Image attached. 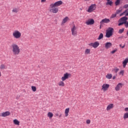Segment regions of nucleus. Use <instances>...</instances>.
<instances>
[{"instance_id": "nucleus-1", "label": "nucleus", "mask_w": 128, "mask_h": 128, "mask_svg": "<svg viewBox=\"0 0 128 128\" xmlns=\"http://www.w3.org/2000/svg\"><path fill=\"white\" fill-rule=\"evenodd\" d=\"M62 4V1L59 0L54 3L51 4L50 5V12L53 14H58V6H60Z\"/></svg>"}, {"instance_id": "nucleus-2", "label": "nucleus", "mask_w": 128, "mask_h": 128, "mask_svg": "<svg viewBox=\"0 0 128 128\" xmlns=\"http://www.w3.org/2000/svg\"><path fill=\"white\" fill-rule=\"evenodd\" d=\"M12 52L14 56H18L20 54V46L16 44H14L12 45Z\"/></svg>"}, {"instance_id": "nucleus-3", "label": "nucleus", "mask_w": 128, "mask_h": 128, "mask_svg": "<svg viewBox=\"0 0 128 128\" xmlns=\"http://www.w3.org/2000/svg\"><path fill=\"white\" fill-rule=\"evenodd\" d=\"M12 36L14 38L18 40L22 38V32L18 30H14L12 33Z\"/></svg>"}, {"instance_id": "nucleus-4", "label": "nucleus", "mask_w": 128, "mask_h": 128, "mask_svg": "<svg viewBox=\"0 0 128 128\" xmlns=\"http://www.w3.org/2000/svg\"><path fill=\"white\" fill-rule=\"evenodd\" d=\"M71 33L73 36H78V27L74 24H73L70 28Z\"/></svg>"}, {"instance_id": "nucleus-5", "label": "nucleus", "mask_w": 128, "mask_h": 128, "mask_svg": "<svg viewBox=\"0 0 128 128\" xmlns=\"http://www.w3.org/2000/svg\"><path fill=\"white\" fill-rule=\"evenodd\" d=\"M114 30V28H109L106 31V38H110V36H112L113 34Z\"/></svg>"}, {"instance_id": "nucleus-6", "label": "nucleus", "mask_w": 128, "mask_h": 128, "mask_svg": "<svg viewBox=\"0 0 128 128\" xmlns=\"http://www.w3.org/2000/svg\"><path fill=\"white\" fill-rule=\"evenodd\" d=\"M108 88H110V84H103L101 86V90H102V92H106L108 90Z\"/></svg>"}, {"instance_id": "nucleus-7", "label": "nucleus", "mask_w": 128, "mask_h": 128, "mask_svg": "<svg viewBox=\"0 0 128 128\" xmlns=\"http://www.w3.org/2000/svg\"><path fill=\"white\" fill-rule=\"evenodd\" d=\"M72 76V74L68 72H66L64 74L63 76L61 78V80L62 82H64V80H66L68 78H70Z\"/></svg>"}, {"instance_id": "nucleus-8", "label": "nucleus", "mask_w": 128, "mask_h": 128, "mask_svg": "<svg viewBox=\"0 0 128 128\" xmlns=\"http://www.w3.org/2000/svg\"><path fill=\"white\" fill-rule=\"evenodd\" d=\"M122 86H124V84L122 82L118 83L114 88L116 92H120L122 88Z\"/></svg>"}, {"instance_id": "nucleus-9", "label": "nucleus", "mask_w": 128, "mask_h": 128, "mask_svg": "<svg viewBox=\"0 0 128 128\" xmlns=\"http://www.w3.org/2000/svg\"><path fill=\"white\" fill-rule=\"evenodd\" d=\"M126 20H128V18L126 16L122 18L119 20L120 23L118 24V26H122L124 24H126Z\"/></svg>"}, {"instance_id": "nucleus-10", "label": "nucleus", "mask_w": 128, "mask_h": 128, "mask_svg": "<svg viewBox=\"0 0 128 128\" xmlns=\"http://www.w3.org/2000/svg\"><path fill=\"white\" fill-rule=\"evenodd\" d=\"M96 8V4H92L88 8L87 12H94Z\"/></svg>"}, {"instance_id": "nucleus-11", "label": "nucleus", "mask_w": 128, "mask_h": 128, "mask_svg": "<svg viewBox=\"0 0 128 128\" xmlns=\"http://www.w3.org/2000/svg\"><path fill=\"white\" fill-rule=\"evenodd\" d=\"M89 46H92L94 48H96L100 46V42H95L88 44Z\"/></svg>"}, {"instance_id": "nucleus-12", "label": "nucleus", "mask_w": 128, "mask_h": 128, "mask_svg": "<svg viewBox=\"0 0 128 128\" xmlns=\"http://www.w3.org/2000/svg\"><path fill=\"white\" fill-rule=\"evenodd\" d=\"M10 116V111H6L0 114V116H2V118H6V116Z\"/></svg>"}, {"instance_id": "nucleus-13", "label": "nucleus", "mask_w": 128, "mask_h": 128, "mask_svg": "<svg viewBox=\"0 0 128 128\" xmlns=\"http://www.w3.org/2000/svg\"><path fill=\"white\" fill-rule=\"evenodd\" d=\"M114 108V104L112 103H110L107 106L106 110L107 112H110V110H112Z\"/></svg>"}, {"instance_id": "nucleus-14", "label": "nucleus", "mask_w": 128, "mask_h": 128, "mask_svg": "<svg viewBox=\"0 0 128 128\" xmlns=\"http://www.w3.org/2000/svg\"><path fill=\"white\" fill-rule=\"evenodd\" d=\"M112 46V44L110 42H106L104 44V48L106 50H108L109 48H110Z\"/></svg>"}, {"instance_id": "nucleus-15", "label": "nucleus", "mask_w": 128, "mask_h": 128, "mask_svg": "<svg viewBox=\"0 0 128 128\" xmlns=\"http://www.w3.org/2000/svg\"><path fill=\"white\" fill-rule=\"evenodd\" d=\"M86 24L87 26H92L94 24V20L92 18L89 19L86 22Z\"/></svg>"}, {"instance_id": "nucleus-16", "label": "nucleus", "mask_w": 128, "mask_h": 128, "mask_svg": "<svg viewBox=\"0 0 128 128\" xmlns=\"http://www.w3.org/2000/svg\"><path fill=\"white\" fill-rule=\"evenodd\" d=\"M110 22V19H108V18H106L102 19L100 22V24H108V22Z\"/></svg>"}, {"instance_id": "nucleus-17", "label": "nucleus", "mask_w": 128, "mask_h": 128, "mask_svg": "<svg viewBox=\"0 0 128 128\" xmlns=\"http://www.w3.org/2000/svg\"><path fill=\"white\" fill-rule=\"evenodd\" d=\"M128 64V58H126V59L124 60L122 62V68H124L126 66V64Z\"/></svg>"}, {"instance_id": "nucleus-18", "label": "nucleus", "mask_w": 128, "mask_h": 128, "mask_svg": "<svg viewBox=\"0 0 128 128\" xmlns=\"http://www.w3.org/2000/svg\"><path fill=\"white\" fill-rule=\"evenodd\" d=\"M69 20L70 18L68 16L64 18L62 20V24H66V22H69Z\"/></svg>"}, {"instance_id": "nucleus-19", "label": "nucleus", "mask_w": 128, "mask_h": 128, "mask_svg": "<svg viewBox=\"0 0 128 128\" xmlns=\"http://www.w3.org/2000/svg\"><path fill=\"white\" fill-rule=\"evenodd\" d=\"M13 124H15V126H20V122L18 120V119H14L13 120Z\"/></svg>"}, {"instance_id": "nucleus-20", "label": "nucleus", "mask_w": 128, "mask_h": 128, "mask_svg": "<svg viewBox=\"0 0 128 128\" xmlns=\"http://www.w3.org/2000/svg\"><path fill=\"white\" fill-rule=\"evenodd\" d=\"M118 76H124V70H120V72L118 73Z\"/></svg>"}, {"instance_id": "nucleus-21", "label": "nucleus", "mask_w": 128, "mask_h": 128, "mask_svg": "<svg viewBox=\"0 0 128 128\" xmlns=\"http://www.w3.org/2000/svg\"><path fill=\"white\" fill-rule=\"evenodd\" d=\"M58 86H64L66 84H64V82L62 80L58 82Z\"/></svg>"}, {"instance_id": "nucleus-22", "label": "nucleus", "mask_w": 128, "mask_h": 128, "mask_svg": "<svg viewBox=\"0 0 128 128\" xmlns=\"http://www.w3.org/2000/svg\"><path fill=\"white\" fill-rule=\"evenodd\" d=\"M68 112H70V108H66L64 112L65 116H68Z\"/></svg>"}, {"instance_id": "nucleus-23", "label": "nucleus", "mask_w": 128, "mask_h": 128, "mask_svg": "<svg viewBox=\"0 0 128 128\" xmlns=\"http://www.w3.org/2000/svg\"><path fill=\"white\" fill-rule=\"evenodd\" d=\"M84 54H90V49L86 48L84 50Z\"/></svg>"}, {"instance_id": "nucleus-24", "label": "nucleus", "mask_w": 128, "mask_h": 128, "mask_svg": "<svg viewBox=\"0 0 128 128\" xmlns=\"http://www.w3.org/2000/svg\"><path fill=\"white\" fill-rule=\"evenodd\" d=\"M48 117L49 118H52V116H54V114L52 112H48L47 114Z\"/></svg>"}, {"instance_id": "nucleus-25", "label": "nucleus", "mask_w": 128, "mask_h": 128, "mask_svg": "<svg viewBox=\"0 0 128 128\" xmlns=\"http://www.w3.org/2000/svg\"><path fill=\"white\" fill-rule=\"evenodd\" d=\"M106 78H108V80H110L112 78V74H108L106 75Z\"/></svg>"}, {"instance_id": "nucleus-26", "label": "nucleus", "mask_w": 128, "mask_h": 128, "mask_svg": "<svg viewBox=\"0 0 128 128\" xmlns=\"http://www.w3.org/2000/svg\"><path fill=\"white\" fill-rule=\"evenodd\" d=\"M118 70H120V68H118L116 67L114 68H113L112 70V72H116V74L117 72H118Z\"/></svg>"}, {"instance_id": "nucleus-27", "label": "nucleus", "mask_w": 128, "mask_h": 128, "mask_svg": "<svg viewBox=\"0 0 128 128\" xmlns=\"http://www.w3.org/2000/svg\"><path fill=\"white\" fill-rule=\"evenodd\" d=\"M106 4V6H112V2L110 1V0H108Z\"/></svg>"}, {"instance_id": "nucleus-28", "label": "nucleus", "mask_w": 128, "mask_h": 128, "mask_svg": "<svg viewBox=\"0 0 128 128\" xmlns=\"http://www.w3.org/2000/svg\"><path fill=\"white\" fill-rule=\"evenodd\" d=\"M102 38H104V34L102 33L100 34L98 38V40H102Z\"/></svg>"}, {"instance_id": "nucleus-29", "label": "nucleus", "mask_w": 128, "mask_h": 128, "mask_svg": "<svg viewBox=\"0 0 128 128\" xmlns=\"http://www.w3.org/2000/svg\"><path fill=\"white\" fill-rule=\"evenodd\" d=\"M31 88L32 92H36V86H32Z\"/></svg>"}, {"instance_id": "nucleus-30", "label": "nucleus", "mask_w": 128, "mask_h": 128, "mask_svg": "<svg viewBox=\"0 0 128 128\" xmlns=\"http://www.w3.org/2000/svg\"><path fill=\"white\" fill-rule=\"evenodd\" d=\"M124 120H126V118H128V112H126L124 114Z\"/></svg>"}, {"instance_id": "nucleus-31", "label": "nucleus", "mask_w": 128, "mask_h": 128, "mask_svg": "<svg viewBox=\"0 0 128 128\" xmlns=\"http://www.w3.org/2000/svg\"><path fill=\"white\" fill-rule=\"evenodd\" d=\"M0 70H4L6 68V65L4 64H2L0 66Z\"/></svg>"}, {"instance_id": "nucleus-32", "label": "nucleus", "mask_w": 128, "mask_h": 128, "mask_svg": "<svg viewBox=\"0 0 128 128\" xmlns=\"http://www.w3.org/2000/svg\"><path fill=\"white\" fill-rule=\"evenodd\" d=\"M116 52H118V50L116 48H115L113 50L110 52V54H114Z\"/></svg>"}, {"instance_id": "nucleus-33", "label": "nucleus", "mask_w": 128, "mask_h": 128, "mask_svg": "<svg viewBox=\"0 0 128 128\" xmlns=\"http://www.w3.org/2000/svg\"><path fill=\"white\" fill-rule=\"evenodd\" d=\"M123 32H124V28L120 29L118 31V34H122Z\"/></svg>"}, {"instance_id": "nucleus-34", "label": "nucleus", "mask_w": 128, "mask_h": 128, "mask_svg": "<svg viewBox=\"0 0 128 128\" xmlns=\"http://www.w3.org/2000/svg\"><path fill=\"white\" fill-rule=\"evenodd\" d=\"M12 12H18V10L16 8H14L12 10Z\"/></svg>"}, {"instance_id": "nucleus-35", "label": "nucleus", "mask_w": 128, "mask_h": 128, "mask_svg": "<svg viewBox=\"0 0 128 128\" xmlns=\"http://www.w3.org/2000/svg\"><path fill=\"white\" fill-rule=\"evenodd\" d=\"M120 0H116L115 4L116 6H118V4H120Z\"/></svg>"}, {"instance_id": "nucleus-36", "label": "nucleus", "mask_w": 128, "mask_h": 128, "mask_svg": "<svg viewBox=\"0 0 128 128\" xmlns=\"http://www.w3.org/2000/svg\"><path fill=\"white\" fill-rule=\"evenodd\" d=\"M86 124H90V120H86Z\"/></svg>"}, {"instance_id": "nucleus-37", "label": "nucleus", "mask_w": 128, "mask_h": 128, "mask_svg": "<svg viewBox=\"0 0 128 128\" xmlns=\"http://www.w3.org/2000/svg\"><path fill=\"white\" fill-rule=\"evenodd\" d=\"M116 14H112L111 16V18H116Z\"/></svg>"}, {"instance_id": "nucleus-38", "label": "nucleus", "mask_w": 128, "mask_h": 128, "mask_svg": "<svg viewBox=\"0 0 128 128\" xmlns=\"http://www.w3.org/2000/svg\"><path fill=\"white\" fill-rule=\"evenodd\" d=\"M120 48H124L125 46H126V44H124L123 46H122V44H120Z\"/></svg>"}, {"instance_id": "nucleus-39", "label": "nucleus", "mask_w": 128, "mask_h": 128, "mask_svg": "<svg viewBox=\"0 0 128 128\" xmlns=\"http://www.w3.org/2000/svg\"><path fill=\"white\" fill-rule=\"evenodd\" d=\"M126 12H128V10H126V11H124L123 13L121 14H120V16H124V14H126Z\"/></svg>"}, {"instance_id": "nucleus-40", "label": "nucleus", "mask_w": 128, "mask_h": 128, "mask_svg": "<svg viewBox=\"0 0 128 128\" xmlns=\"http://www.w3.org/2000/svg\"><path fill=\"white\" fill-rule=\"evenodd\" d=\"M120 12H122V10H117L116 12V14H120Z\"/></svg>"}, {"instance_id": "nucleus-41", "label": "nucleus", "mask_w": 128, "mask_h": 128, "mask_svg": "<svg viewBox=\"0 0 128 128\" xmlns=\"http://www.w3.org/2000/svg\"><path fill=\"white\" fill-rule=\"evenodd\" d=\"M124 112H128V108H126L124 109Z\"/></svg>"}, {"instance_id": "nucleus-42", "label": "nucleus", "mask_w": 128, "mask_h": 128, "mask_svg": "<svg viewBox=\"0 0 128 128\" xmlns=\"http://www.w3.org/2000/svg\"><path fill=\"white\" fill-rule=\"evenodd\" d=\"M128 4H125V5L124 6V8H128Z\"/></svg>"}, {"instance_id": "nucleus-43", "label": "nucleus", "mask_w": 128, "mask_h": 128, "mask_svg": "<svg viewBox=\"0 0 128 128\" xmlns=\"http://www.w3.org/2000/svg\"><path fill=\"white\" fill-rule=\"evenodd\" d=\"M104 24H100V28H102V26Z\"/></svg>"}, {"instance_id": "nucleus-44", "label": "nucleus", "mask_w": 128, "mask_h": 128, "mask_svg": "<svg viewBox=\"0 0 128 128\" xmlns=\"http://www.w3.org/2000/svg\"><path fill=\"white\" fill-rule=\"evenodd\" d=\"M46 0H41V2H44Z\"/></svg>"}, {"instance_id": "nucleus-45", "label": "nucleus", "mask_w": 128, "mask_h": 128, "mask_svg": "<svg viewBox=\"0 0 128 128\" xmlns=\"http://www.w3.org/2000/svg\"><path fill=\"white\" fill-rule=\"evenodd\" d=\"M116 76H114L113 78H112V80H116Z\"/></svg>"}, {"instance_id": "nucleus-46", "label": "nucleus", "mask_w": 128, "mask_h": 128, "mask_svg": "<svg viewBox=\"0 0 128 128\" xmlns=\"http://www.w3.org/2000/svg\"><path fill=\"white\" fill-rule=\"evenodd\" d=\"M2 76V72L0 71V78Z\"/></svg>"}, {"instance_id": "nucleus-47", "label": "nucleus", "mask_w": 128, "mask_h": 128, "mask_svg": "<svg viewBox=\"0 0 128 128\" xmlns=\"http://www.w3.org/2000/svg\"><path fill=\"white\" fill-rule=\"evenodd\" d=\"M86 2H90V0H85Z\"/></svg>"}, {"instance_id": "nucleus-48", "label": "nucleus", "mask_w": 128, "mask_h": 128, "mask_svg": "<svg viewBox=\"0 0 128 128\" xmlns=\"http://www.w3.org/2000/svg\"><path fill=\"white\" fill-rule=\"evenodd\" d=\"M126 16H128V12L126 14Z\"/></svg>"}, {"instance_id": "nucleus-49", "label": "nucleus", "mask_w": 128, "mask_h": 128, "mask_svg": "<svg viewBox=\"0 0 128 128\" xmlns=\"http://www.w3.org/2000/svg\"><path fill=\"white\" fill-rule=\"evenodd\" d=\"M127 35L128 36V31L127 32Z\"/></svg>"}]
</instances>
